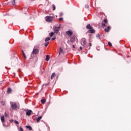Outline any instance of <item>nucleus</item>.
Returning <instances> with one entry per match:
<instances>
[{"label":"nucleus","instance_id":"obj_1","mask_svg":"<svg viewBox=\"0 0 131 131\" xmlns=\"http://www.w3.org/2000/svg\"><path fill=\"white\" fill-rule=\"evenodd\" d=\"M39 53V46H34L33 51L31 53V56L33 55H37Z\"/></svg>","mask_w":131,"mask_h":131},{"label":"nucleus","instance_id":"obj_33","mask_svg":"<svg viewBox=\"0 0 131 131\" xmlns=\"http://www.w3.org/2000/svg\"><path fill=\"white\" fill-rule=\"evenodd\" d=\"M108 46H110L111 47V46H112V44L110 42H108Z\"/></svg>","mask_w":131,"mask_h":131},{"label":"nucleus","instance_id":"obj_38","mask_svg":"<svg viewBox=\"0 0 131 131\" xmlns=\"http://www.w3.org/2000/svg\"><path fill=\"white\" fill-rule=\"evenodd\" d=\"M5 116H7V113H5Z\"/></svg>","mask_w":131,"mask_h":131},{"label":"nucleus","instance_id":"obj_37","mask_svg":"<svg viewBox=\"0 0 131 131\" xmlns=\"http://www.w3.org/2000/svg\"><path fill=\"white\" fill-rule=\"evenodd\" d=\"M89 46H90V47H92V43H90Z\"/></svg>","mask_w":131,"mask_h":131},{"label":"nucleus","instance_id":"obj_16","mask_svg":"<svg viewBox=\"0 0 131 131\" xmlns=\"http://www.w3.org/2000/svg\"><path fill=\"white\" fill-rule=\"evenodd\" d=\"M1 121L2 122H5V116H1Z\"/></svg>","mask_w":131,"mask_h":131},{"label":"nucleus","instance_id":"obj_28","mask_svg":"<svg viewBox=\"0 0 131 131\" xmlns=\"http://www.w3.org/2000/svg\"><path fill=\"white\" fill-rule=\"evenodd\" d=\"M19 131H24L23 130V128H22V127H19Z\"/></svg>","mask_w":131,"mask_h":131},{"label":"nucleus","instance_id":"obj_8","mask_svg":"<svg viewBox=\"0 0 131 131\" xmlns=\"http://www.w3.org/2000/svg\"><path fill=\"white\" fill-rule=\"evenodd\" d=\"M88 33H95V30L92 29L88 31Z\"/></svg>","mask_w":131,"mask_h":131},{"label":"nucleus","instance_id":"obj_31","mask_svg":"<svg viewBox=\"0 0 131 131\" xmlns=\"http://www.w3.org/2000/svg\"><path fill=\"white\" fill-rule=\"evenodd\" d=\"M59 21H63V17L60 18L59 19Z\"/></svg>","mask_w":131,"mask_h":131},{"label":"nucleus","instance_id":"obj_14","mask_svg":"<svg viewBox=\"0 0 131 131\" xmlns=\"http://www.w3.org/2000/svg\"><path fill=\"white\" fill-rule=\"evenodd\" d=\"M12 93V89L11 88H8L7 90V94H11Z\"/></svg>","mask_w":131,"mask_h":131},{"label":"nucleus","instance_id":"obj_27","mask_svg":"<svg viewBox=\"0 0 131 131\" xmlns=\"http://www.w3.org/2000/svg\"><path fill=\"white\" fill-rule=\"evenodd\" d=\"M85 8L86 9H89V5H85Z\"/></svg>","mask_w":131,"mask_h":131},{"label":"nucleus","instance_id":"obj_34","mask_svg":"<svg viewBox=\"0 0 131 131\" xmlns=\"http://www.w3.org/2000/svg\"><path fill=\"white\" fill-rule=\"evenodd\" d=\"M55 39H56V37H54L52 38V40H55Z\"/></svg>","mask_w":131,"mask_h":131},{"label":"nucleus","instance_id":"obj_29","mask_svg":"<svg viewBox=\"0 0 131 131\" xmlns=\"http://www.w3.org/2000/svg\"><path fill=\"white\" fill-rule=\"evenodd\" d=\"M102 26L103 27H105V26H106V25H105V24H104V23H102Z\"/></svg>","mask_w":131,"mask_h":131},{"label":"nucleus","instance_id":"obj_6","mask_svg":"<svg viewBox=\"0 0 131 131\" xmlns=\"http://www.w3.org/2000/svg\"><path fill=\"white\" fill-rule=\"evenodd\" d=\"M32 113V111L30 110H27L26 111V115H27V116H30Z\"/></svg>","mask_w":131,"mask_h":131},{"label":"nucleus","instance_id":"obj_13","mask_svg":"<svg viewBox=\"0 0 131 131\" xmlns=\"http://www.w3.org/2000/svg\"><path fill=\"white\" fill-rule=\"evenodd\" d=\"M46 61H50V55H47L46 58Z\"/></svg>","mask_w":131,"mask_h":131},{"label":"nucleus","instance_id":"obj_30","mask_svg":"<svg viewBox=\"0 0 131 131\" xmlns=\"http://www.w3.org/2000/svg\"><path fill=\"white\" fill-rule=\"evenodd\" d=\"M14 122H15V123H16V124H19V122H18V121H16V120L14 121Z\"/></svg>","mask_w":131,"mask_h":131},{"label":"nucleus","instance_id":"obj_26","mask_svg":"<svg viewBox=\"0 0 131 131\" xmlns=\"http://www.w3.org/2000/svg\"><path fill=\"white\" fill-rule=\"evenodd\" d=\"M49 42H47L45 43V47H48V46H49Z\"/></svg>","mask_w":131,"mask_h":131},{"label":"nucleus","instance_id":"obj_20","mask_svg":"<svg viewBox=\"0 0 131 131\" xmlns=\"http://www.w3.org/2000/svg\"><path fill=\"white\" fill-rule=\"evenodd\" d=\"M23 55L25 58V59H27L26 55H25V53H24V51H23Z\"/></svg>","mask_w":131,"mask_h":131},{"label":"nucleus","instance_id":"obj_3","mask_svg":"<svg viewBox=\"0 0 131 131\" xmlns=\"http://www.w3.org/2000/svg\"><path fill=\"white\" fill-rule=\"evenodd\" d=\"M81 45L83 47H85L86 45V39L85 38H82L81 40Z\"/></svg>","mask_w":131,"mask_h":131},{"label":"nucleus","instance_id":"obj_24","mask_svg":"<svg viewBox=\"0 0 131 131\" xmlns=\"http://www.w3.org/2000/svg\"><path fill=\"white\" fill-rule=\"evenodd\" d=\"M63 16V13L60 12L59 17H62Z\"/></svg>","mask_w":131,"mask_h":131},{"label":"nucleus","instance_id":"obj_10","mask_svg":"<svg viewBox=\"0 0 131 131\" xmlns=\"http://www.w3.org/2000/svg\"><path fill=\"white\" fill-rule=\"evenodd\" d=\"M41 118H42V116H39V117L36 118L37 122H39V121H40V119H41Z\"/></svg>","mask_w":131,"mask_h":131},{"label":"nucleus","instance_id":"obj_4","mask_svg":"<svg viewBox=\"0 0 131 131\" xmlns=\"http://www.w3.org/2000/svg\"><path fill=\"white\" fill-rule=\"evenodd\" d=\"M54 20V17L53 16H47L46 21L47 22H52Z\"/></svg>","mask_w":131,"mask_h":131},{"label":"nucleus","instance_id":"obj_21","mask_svg":"<svg viewBox=\"0 0 131 131\" xmlns=\"http://www.w3.org/2000/svg\"><path fill=\"white\" fill-rule=\"evenodd\" d=\"M41 102L42 103V104H45V103H46V100L45 99H41Z\"/></svg>","mask_w":131,"mask_h":131},{"label":"nucleus","instance_id":"obj_12","mask_svg":"<svg viewBox=\"0 0 131 131\" xmlns=\"http://www.w3.org/2000/svg\"><path fill=\"white\" fill-rule=\"evenodd\" d=\"M86 28L87 29H93V27H92V26H91V25L90 24H89L86 26Z\"/></svg>","mask_w":131,"mask_h":131},{"label":"nucleus","instance_id":"obj_9","mask_svg":"<svg viewBox=\"0 0 131 131\" xmlns=\"http://www.w3.org/2000/svg\"><path fill=\"white\" fill-rule=\"evenodd\" d=\"M70 41L71 42H74L75 41V37L74 36L71 37Z\"/></svg>","mask_w":131,"mask_h":131},{"label":"nucleus","instance_id":"obj_19","mask_svg":"<svg viewBox=\"0 0 131 131\" xmlns=\"http://www.w3.org/2000/svg\"><path fill=\"white\" fill-rule=\"evenodd\" d=\"M49 35H50V36H51V37H52V36H54V32H52L50 33Z\"/></svg>","mask_w":131,"mask_h":131},{"label":"nucleus","instance_id":"obj_36","mask_svg":"<svg viewBox=\"0 0 131 131\" xmlns=\"http://www.w3.org/2000/svg\"><path fill=\"white\" fill-rule=\"evenodd\" d=\"M80 50L81 51V50H82V47H80Z\"/></svg>","mask_w":131,"mask_h":131},{"label":"nucleus","instance_id":"obj_5","mask_svg":"<svg viewBox=\"0 0 131 131\" xmlns=\"http://www.w3.org/2000/svg\"><path fill=\"white\" fill-rule=\"evenodd\" d=\"M66 34L67 35H68L70 37H71V36H72V34H73V32H72V31L69 30V31L66 32Z\"/></svg>","mask_w":131,"mask_h":131},{"label":"nucleus","instance_id":"obj_22","mask_svg":"<svg viewBox=\"0 0 131 131\" xmlns=\"http://www.w3.org/2000/svg\"><path fill=\"white\" fill-rule=\"evenodd\" d=\"M15 2H16V0H13L12 1V4L13 6H15Z\"/></svg>","mask_w":131,"mask_h":131},{"label":"nucleus","instance_id":"obj_2","mask_svg":"<svg viewBox=\"0 0 131 131\" xmlns=\"http://www.w3.org/2000/svg\"><path fill=\"white\" fill-rule=\"evenodd\" d=\"M10 103V106L12 109H17V103H16V102L11 101Z\"/></svg>","mask_w":131,"mask_h":131},{"label":"nucleus","instance_id":"obj_15","mask_svg":"<svg viewBox=\"0 0 131 131\" xmlns=\"http://www.w3.org/2000/svg\"><path fill=\"white\" fill-rule=\"evenodd\" d=\"M26 128H28V129H29V130H32V127H31V126H30V125L28 126H26Z\"/></svg>","mask_w":131,"mask_h":131},{"label":"nucleus","instance_id":"obj_32","mask_svg":"<svg viewBox=\"0 0 131 131\" xmlns=\"http://www.w3.org/2000/svg\"><path fill=\"white\" fill-rule=\"evenodd\" d=\"M103 22H104V23H107V19H104V20H103Z\"/></svg>","mask_w":131,"mask_h":131},{"label":"nucleus","instance_id":"obj_11","mask_svg":"<svg viewBox=\"0 0 131 131\" xmlns=\"http://www.w3.org/2000/svg\"><path fill=\"white\" fill-rule=\"evenodd\" d=\"M110 30V26H108L106 28L104 29V31L106 32H109V31Z\"/></svg>","mask_w":131,"mask_h":131},{"label":"nucleus","instance_id":"obj_39","mask_svg":"<svg viewBox=\"0 0 131 131\" xmlns=\"http://www.w3.org/2000/svg\"><path fill=\"white\" fill-rule=\"evenodd\" d=\"M73 48H75V47L74 46H73Z\"/></svg>","mask_w":131,"mask_h":131},{"label":"nucleus","instance_id":"obj_7","mask_svg":"<svg viewBox=\"0 0 131 131\" xmlns=\"http://www.w3.org/2000/svg\"><path fill=\"white\" fill-rule=\"evenodd\" d=\"M60 29H61L60 27H56L54 28V32H55V33H58V32H59V30H60Z\"/></svg>","mask_w":131,"mask_h":131},{"label":"nucleus","instance_id":"obj_18","mask_svg":"<svg viewBox=\"0 0 131 131\" xmlns=\"http://www.w3.org/2000/svg\"><path fill=\"white\" fill-rule=\"evenodd\" d=\"M50 39H51V38L48 37L45 39V41L47 42V41H49V40H50Z\"/></svg>","mask_w":131,"mask_h":131},{"label":"nucleus","instance_id":"obj_17","mask_svg":"<svg viewBox=\"0 0 131 131\" xmlns=\"http://www.w3.org/2000/svg\"><path fill=\"white\" fill-rule=\"evenodd\" d=\"M56 75V74L55 73H53L51 75V79H53L54 77H55V76Z\"/></svg>","mask_w":131,"mask_h":131},{"label":"nucleus","instance_id":"obj_25","mask_svg":"<svg viewBox=\"0 0 131 131\" xmlns=\"http://www.w3.org/2000/svg\"><path fill=\"white\" fill-rule=\"evenodd\" d=\"M53 11H55L56 10V6H55V5H53Z\"/></svg>","mask_w":131,"mask_h":131},{"label":"nucleus","instance_id":"obj_35","mask_svg":"<svg viewBox=\"0 0 131 131\" xmlns=\"http://www.w3.org/2000/svg\"><path fill=\"white\" fill-rule=\"evenodd\" d=\"M97 38H100V35L99 34L97 35Z\"/></svg>","mask_w":131,"mask_h":131},{"label":"nucleus","instance_id":"obj_23","mask_svg":"<svg viewBox=\"0 0 131 131\" xmlns=\"http://www.w3.org/2000/svg\"><path fill=\"white\" fill-rule=\"evenodd\" d=\"M63 49L62 48H60L59 50V55L61 54V52H62Z\"/></svg>","mask_w":131,"mask_h":131}]
</instances>
